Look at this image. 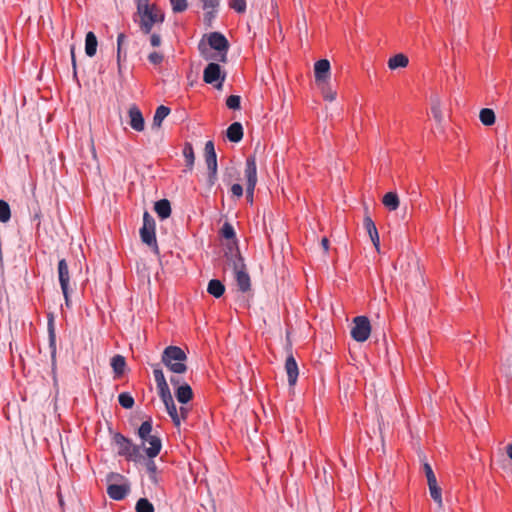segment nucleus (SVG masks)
Here are the masks:
<instances>
[{
  "label": "nucleus",
  "mask_w": 512,
  "mask_h": 512,
  "mask_svg": "<svg viewBox=\"0 0 512 512\" xmlns=\"http://www.w3.org/2000/svg\"><path fill=\"white\" fill-rule=\"evenodd\" d=\"M154 210L161 219H166L171 214V205L169 200L161 199L154 205Z\"/></svg>",
  "instance_id": "26"
},
{
  "label": "nucleus",
  "mask_w": 512,
  "mask_h": 512,
  "mask_svg": "<svg viewBox=\"0 0 512 512\" xmlns=\"http://www.w3.org/2000/svg\"><path fill=\"white\" fill-rule=\"evenodd\" d=\"M507 454H508L509 458L512 460V444H509L507 446Z\"/></svg>",
  "instance_id": "53"
},
{
  "label": "nucleus",
  "mask_w": 512,
  "mask_h": 512,
  "mask_svg": "<svg viewBox=\"0 0 512 512\" xmlns=\"http://www.w3.org/2000/svg\"><path fill=\"white\" fill-rule=\"evenodd\" d=\"M319 89L321 90L322 96L327 101H334L336 99V91L333 90L329 84V81H325L324 83H316Z\"/></svg>",
  "instance_id": "31"
},
{
  "label": "nucleus",
  "mask_w": 512,
  "mask_h": 512,
  "mask_svg": "<svg viewBox=\"0 0 512 512\" xmlns=\"http://www.w3.org/2000/svg\"><path fill=\"white\" fill-rule=\"evenodd\" d=\"M136 5H137V11L135 14H140L144 11H150V10H152V8H158L157 5L150 4L149 0H137Z\"/></svg>",
  "instance_id": "39"
},
{
  "label": "nucleus",
  "mask_w": 512,
  "mask_h": 512,
  "mask_svg": "<svg viewBox=\"0 0 512 512\" xmlns=\"http://www.w3.org/2000/svg\"><path fill=\"white\" fill-rule=\"evenodd\" d=\"M382 203L389 211H395L399 208L400 200L396 192H388L383 196Z\"/></svg>",
  "instance_id": "25"
},
{
  "label": "nucleus",
  "mask_w": 512,
  "mask_h": 512,
  "mask_svg": "<svg viewBox=\"0 0 512 512\" xmlns=\"http://www.w3.org/2000/svg\"><path fill=\"white\" fill-rule=\"evenodd\" d=\"M245 177L247 179L246 192L252 196L257 183V166L254 156H249L246 159Z\"/></svg>",
  "instance_id": "11"
},
{
  "label": "nucleus",
  "mask_w": 512,
  "mask_h": 512,
  "mask_svg": "<svg viewBox=\"0 0 512 512\" xmlns=\"http://www.w3.org/2000/svg\"><path fill=\"white\" fill-rule=\"evenodd\" d=\"M170 382H171V384H172V385H174V386H179V385H181V383H180V378H179L178 376H172V377L170 378Z\"/></svg>",
  "instance_id": "50"
},
{
  "label": "nucleus",
  "mask_w": 512,
  "mask_h": 512,
  "mask_svg": "<svg viewBox=\"0 0 512 512\" xmlns=\"http://www.w3.org/2000/svg\"><path fill=\"white\" fill-rule=\"evenodd\" d=\"M62 293L64 295L66 305L69 306L70 305L69 287H67V293H65V292H62Z\"/></svg>",
  "instance_id": "51"
},
{
  "label": "nucleus",
  "mask_w": 512,
  "mask_h": 512,
  "mask_svg": "<svg viewBox=\"0 0 512 512\" xmlns=\"http://www.w3.org/2000/svg\"><path fill=\"white\" fill-rule=\"evenodd\" d=\"M285 370L288 376V383L294 386L298 378V366L293 355H289L285 362Z\"/></svg>",
  "instance_id": "19"
},
{
  "label": "nucleus",
  "mask_w": 512,
  "mask_h": 512,
  "mask_svg": "<svg viewBox=\"0 0 512 512\" xmlns=\"http://www.w3.org/2000/svg\"><path fill=\"white\" fill-rule=\"evenodd\" d=\"M149 479L154 484H157V482H158L156 474H149Z\"/></svg>",
  "instance_id": "52"
},
{
  "label": "nucleus",
  "mask_w": 512,
  "mask_h": 512,
  "mask_svg": "<svg viewBox=\"0 0 512 512\" xmlns=\"http://www.w3.org/2000/svg\"><path fill=\"white\" fill-rule=\"evenodd\" d=\"M148 60L153 65H159L164 60V55L161 52L153 51L148 55Z\"/></svg>",
  "instance_id": "44"
},
{
  "label": "nucleus",
  "mask_w": 512,
  "mask_h": 512,
  "mask_svg": "<svg viewBox=\"0 0 512 512\" xmlns=\"http://www.w3.org/2000/svg\"><path fill=\"white\" fill-rule=\"evenodd\" d=\"M113 441L118 447V454L127 458V460L137 462L143 458L140 446L120 433H115Z\"/></svg>",
  "instance_id": "6"
},
{
  "label": "nucleus",
  "mask_w": 512,
  "mask_h": 512,
  "mask_svg": "<svg viewBox=\"0 0 512 512\" xmlns=\"http://www.w3.org/2000/svg\"><path fill=\"white\" fill-rule=\"evenodd\" d=\"M431 112H432L434 119L438 123H441L443 120V115H442L440 100L438 98L434 99L433 105L431 108Z\"/></svg>",
  "instance_id": "38"
},
{
  "label": "nucleus",
  "mask_w": 512,
  "mask_h": 512,
  "mask_svg": "<svg viewBox=\"0 0 512 512\" xmlns=\"http://www.w3.org/2000/svg\"><path fill=\"white\" fill-rule=\"evenodd\" d=\"M58 278L62 292L67 293V287H69L70 283V272L65 259H61L58 262Z\"/></svg>",
  "instance_id": "18"
},
{
  "label": "nucleus",
  "mask_w": 512,
  "mask_h": 512,
  "mask_svg": "<svg viewBox=\"0 0 512 512\" xmlns=\"http://www.w3.org/2000/svg\"><path fill=\"white\" fill-rule=\"evenodd\" d=\"M175 397L181 404L188 403L193 398V391L189 384L179 385L175 391Z\"/></svg>",
  "instance_id": "20"
},
{
  "label": "nucleus",
  "mask_w": 512,
  "mask_h": 512,
  "mask_svg": "<svg viewBox=\"0 0 512 512\" xmlns=\"http://www.w3.org/2000/svg\"><path fill=\"white\" fill-rule=\"evenodd\" d=\"M134 22L138 24L143 34H150L153 26L162 24L165 20L164 12L158 8H152L150 11H144L140 14H134Z\"/></svg>",
  "instance_id": "5"
},
{
  "label": "nucleus",
  "mask_w": 512,
  "mask_h": 512,
  "mask_svg": "<svg viewBox=\"0 0 512 512\" xmlns=\"http://www.w3.org/2000/svg\"><path fill=\"white\" fill-rule=\"evenodd\" d=\"M50 340H51V345H54V342H55V335L53 333V331L51 330L50 331Z\"/></svg>",
  "instance_id": "54"
},
{
  "label": "nucleus",
  "mask_w": 512,
  "mask_h": 512,
  "mask_svg": "<svg viewBox=\"0 0 512 512\" xmlns=\"http://www.w3.org/2000/svg\"><path fill=\"white\" fill-rule=\"evenodd\" d=\"M170 114V108L164 105H160L157 107L153 122H152V129H160L162 126L163 120Z\"/></svg>",
  "instance_id": "23"
},
{
  "label": "nucleus",
  "mask_w": 512,
  "mask_h": 512,
  "mask_svg": "<svg viewBox=\"0 0 512 512\" xmlns=\"http://www.w3.org/2000/svg\"><path fill=\"white\" fill-rule=\"evenodd\" d=\"M424 459H425V456H423V458L421 457V460L423 461V470H424V473L427 478V484H431L433 482H436L437 479L432 470L431 465L428 462L424 461Z\"/></svg>",
  "instance_id": "37"
},
{
  "label": "nucleus",
  "mask_w": 512,
  "mask_h": 512,
  "mask_svg": "<svg viewBox=\"0 0 512 512\" xmlns=\"http://www.w3.org/2000/svg\"><path fill=\"white\" fill-rule=\"evenodd\" d=\"M186 360L185 352L178 346L166 347L161 356V362L174 374H183L187 371Z\"/></svg>",
  "instance_id": "4"
},
{
  "label": "nucleus",
  "mask_w": 512,
  "mask_h": 512,
  "mask_svg": "<svg viewBox=\"0 0 512 512\" xmlns=\"http://www.w3.org/2000/svg\"><path fill=\"white\" fill-rule=\"evenodd\" d=\"M183 156L185 158L186 166L192 170L195 163V154L191 143H185L183 148Z\"/></svg>",
  "instance_id": "32"
},
{
  "label": "nucleus",
  "mask_w": 512,
  "mask_h": 512,
  "mask_svg": "<svg viewBox=\"0 0 512 512\" xmlns=\"http://www.w3.org/2000/svg\"><path fill=\"white\" fill-rule=\"evenodd\" d=\"M159 397L161 398L162 402L164 403L166 411L169 414V416L171 417L173 423L175 424V426L179 427V419L177 416L178 410L174 403L171 392L169 391L167 393L159 395Z\"/></svg>",
  "instance_id": "16"
},
{
  "label": "nucleus",
  "mask_w": 512,
  "mask_h": 512,
  "mask_svg": "<svg viewBox=\"0 0 512 512\" xmlns=\"http://www.w3.org/2000/svg\"><path fill=\"white\" fill-rule=\"evenodd\" d=\"M408 63V57L402 53H399L388 60V67L391 70H395L397 68H405L408 65Z\"/></svg>",
  "instance_id": "28"
},
{
  "label": "nucleus",
  "mask_w": 512,
  "mask_h": 512,
  "mask_svg": "<svg viewBox=\"0 0 512 512\" xmlns=\"http://www.w3.org/2000/svg\"><path fill=\"white\" fill-rule=\"evenodd\" d=\"M140 237L142 242L150 246L155 253L159 252L155 235V221L147 211L143 214V225L140 229Z\"/></svg>",
  "instance_id": "7"
},
{
  "label": "nucleus",
  "mask_w": 512,
  "mask_h": 512,
  "mask_svg": "<svg viewBox=\"0 0 512 512\" xmlns=\"http://www.w3.org/2000/svg\"><path fill=\"white\" fill-rule=\"evenodd\" d=\"M314 77L316 83H324L330 79V62L327 59L318 60L314 64Z\"/></svg>",
  "instance_id": "14"
},
{
  "label": "nucleus",
  "mask_w": 512,
  "mask_h": 512,
  "mask_svg": "<svg viewBox=\"0 0 512 512\" xmlns=\"http://www.w3.org/2000/svg\"><path fill=\"white\" fill-rule=\"evenodd\" d=\"M221 234L226 239H232L235 237V231L233 226L230 223H224L221 228Z\"/></svg>",
  "instance_id": "43"
},
{
  "label": "nucleus",
  "mask_w": 512,
  "mask_h": 512,
  "mask_svg": "<svg viewBox=\"0 0 512 512\" xmlns=\"http://www.w3.org/2000/svg\"><path fill=\"white\" fill-rule=\"evenodd\" d=\"M189 413V409L185 406H181L179 410L177 411V416L179 419V425L181 424L182 420H186Z\"/></svg>",
  "instance_id": "46"
},
{
  "label": "nucleus",
  "mask_w": 512,
  "mask_h": 512,
  "mask_svg": "<svg viewBox=\"0 0 512 512\" xmlns=\"http://www.w3.org/2000/svg\"><path fill=\"white\" fill-rule=\"evenodd\" d=\"M152 421H144L138 429V436L142 440V445L145 447L146 455L149 460L146 463V469L149 474H157V466L153 458H155L161 451L162 443L158 436L152 435Z\"/></svg>",
  "instance_id": "2"
},
{
  "label": "nucleus",
  "mask_w": 512,
  "mask_h": 512,
  "mask_svg": "<svg viewBox=\"0 0 512 512\" xmlns=\"http://www.w3.org/2000/svg\"><path fill=\"white\" fill-rule=\"evenodd\" d=\"M136 512H155L153 504L147 498H140L135 505Z\"/></svg>",
  "instance_id": "35"
},
{
  "label": "nucleus",
  "mask_w": 512,
  "mask_h": 512,
  "mask_svg": "<svg viewBox=\"0 0 512 512\" xmlns=\"http://www.w3.org/2000/svg\"><path fill=\"white\" fill-rule=\"evenodd\" d=\"M247 197H248V199H251V200H252L253 195L251 196L250 194H247Z\"/></svg>",
  "instance_id": "55"
},
{
  "label": "nucleus",
  "mask_w": 512,
  "mask_h": 512,
  "mask_svg": "<svg viewBox=\"0 0 512 512\" xmlns=\"http://www.w3.org/2000/svg\"><path fill=\"white\" fill-rule=\"evenodd\" d=\"M229 7L238 13H244L246 10L245 0H230Z\"/></svg>",
  "instance_id": "42"
},
{
  "label": "nucleus",
  "mask_w": 512,
  "mask_h": 512,
  "mask_svg": "<svg viewBox=\"0 0 512 512\" xmlns=\"http://www.w3.org/2000/svg\"><path fill=\"white\" fill-rule=\"evenodd\" d=\"M126 41V35L124 33H119L117 36V64H118V73H122V59L126 58V51L123 50V44Z\"/></svg>",
  "instance_id": "27"
},
{
  "label": "nucleus",
  "mask_w": 512,
  "mask_h": 512,
  "mask_svg": "<svg viewBox=\"0 0 512 512\" xmlns=\"http://www.w3.org/2000/svg\"><path fill=\"white\" fill-rule=\"evenodd\" d=\"M240 103H241V98L238 95H230L226 99V106L232 110H239L241 108Z\"/></svg>",
  "instance_id": "41"
},
{
  "label": "nucleus",
  "mask_w": 512,
  "mask_h": 512,
  "mask_svg": "<svg viewBox=\"0 0 512 512\" xmlns=\"http://www.w3.org/2000/svg\"><path fill=\"white\" fill-rule=\"evenodd\" d=\"M98 41L93 32H88L85 37V53L89 57H93L97 52Z\"/></svg>",
  "instance_id": "24"
},
{
  "label": "nucleus",
  "mask_w": 512,
  "mask_h": 512,
  "mask_svg": "<svg viewBox=\"0 0 512 512\" xmlns=\"http://www.w3.org/2000/svg\"><path fill=\"white\" fill-rule=\"evenodd\" d=\"M170 4L174 13L184 12L188 7L187 0H170Z\"/></svg>",
  "instance_id": "40"
},
{
  "label": "nucleus",
  "mask_w": 512,
  "mask_h": 512,
  "mask_svg": "<svg viewBox=\"0 0 512 512\" xmlns=\"http://www.w3.org/2000/svg\"><path fill=\"white\" fill-rule=\"evenodd\" d=\"M128 490L124 485L111 484L107 487V494L111 499L119 501L126 497Z\"/></svg>",
  "instance_id": "21"
},
{
  "label": "nucleus",
  "mask_w": 512,
  "mask_h": 512,
  "mask_svg": "<svg viewBox=\"0 0 512 512\" xmlns=\"http://www.w3.org/2000/svg\"><path fill=\"white\" fill-rule=\"evenodd\" d=\"M111 367L116 375V377H120L123 375L125 367H126V361L125 358L122 355H115L111 359Z\"/></svg>",
  "instance_id": "30"
},
{
  "label": "nucleus",
  "mask_w": 512,
  "mask_h": 512,
  "mask_svg": "<svg viewBox=\"0 0 512 512\" xmlns=\"http://www.w3.org/2000/svg\"><path fill=\"white\" fill-rule=\"evenodd\" d=\"M207 292L215 298H219L224 294L225 286L220 280L212 279L208 283Z\"/></svg>",
  "instance_id": "29"
},
{
  "label": "nucleus",
  "mask_w": 512,
  "mask_h": 512,
  "mask_svg": "<svg viewBox=\"0 0 512 512\" xmlns=\"http://www.w3.org/2000/svg\"><path fill=\"white\" fill-rule=\"evenodd\" d=\"M231 192L236 197H241L243 195V188L240 184H233L231 187Z\"/></svg>",
  "instance_id": "47"
},
{
  "label": "nucleus",
  "mask_w": 512,
  "mask_h": 512,
  "mask_svg": "<svg viewBox=\"0 0 512 512\" xmlns=\"http://www.w3.org/2000/svg\"><path fill=\"white\" fill-rule=\"evenodd\" d=\"M480 121L485 126H491L495 123V113L492 109L483 108L479 113Z\"/></svg>",
  "instance_id": "34"
},
{
  "label": "nucleus",
  "mask_w": 512,
  "mask_h": 512,
  "mask_svg": "<svg viewBox=\"0 0 512 512\" xmlns=\"http://www.w3.org/2000/svg\"><path fill=\"white\" fill-rule=\"evenodd\" d=\"M225 73H222L220 65L214 62L209 63L203 71V80L207 84H215L217 89L222 87L225 80Z\"/></svg>",
  "instance_id": "10"
},
{
  "label": "nucleus",
  "mask_w": 512,
  "mask_h": 512,
  "mask_svg": "<svg viewBox=\"0 0 512 512\" xmlns=\"http://www.w3.org/2000/svg\"><path fill=\"white\" fill-rule=\"evenodd\" d=\"M227 260L228 265L233 269L239 290L242 292L249 291L251 287L250 276L247 273L244 259L240 255L239 251L231 250L230 254L227 255Z\"/></svg>",
  "instance_id": "3"
},
{
  "label": "nucleus",
  "mask_w": 512,
  "mask_h": 512,
  "mask_svg": "<svg viewBox=\"0 0 512 512\" xmlns=\"http://www.w3.org/2000/svg\"><path fill=\"white\" fill-rule=\"evenodd\" d=\"M162 43L161 36L157 33H153L150 35V44L152 47H159Z\"/></svg>",
  "instance_id": "45"
},
{
  "label": "nucleus",
  "mask_w": 512,
  "mask_h": 512,
  "mask_svg": "<svg viewBox=\"0 0 512 512\" xmlns=\"http://www.w3.org/2000/svg\"><path fill=\"white\" fill-rule=\"evenodd\" d=\"M70 53H71V61H72L74 76H76V57H75V46L74 45H71Z\"/></svg>",
  "instance_id": "48"
},
{
  "label": "nucleus",
  "mask_w": 512,
  "mask_h": 512,
  "mask_svg": "<svg viewBox=\"0 0 512 512\" xmlns=\"http://www.w3.org/2000/svg\"><path fill=\"white\" fill-rule=\"evenodd\" d=\"M226 135H227V138L229 139V141L234 142V143L240 142L243 138V127H242L241 123H239V122L232 123L227 128Z\"/></svg>",
  "instance_id": "22"
},
{
  "label": "nucleus",
  "mask_w": 512,
  "mask_h": 512,
  "mask_svg": "<svg viewBox=\"0 0 512 512\" xmlns=\"http://www.w3.org/2000/svg\"><path fill=\"white\" fill-rule=\"evenodd\" d=\"M119 404L126 409H130L134 405V398L127 392H123L118 396Z\"/></svg>",
  "instance_id": "36"
},
{
  "label": "nucleus",
  "mask_w": 512,
  "mask_h": 512,
  "mask_svg": "<svg viewBox=\"0 0 512 512\" xmlns=\"http://www.w3.org/2000/svg\"><path fill=\"white\" fill-rule=\"evenodd\" d=\"M204 156L208 168L207 184L209 187H212L217 181V155L213 141L206 142Z\"/></svg>",
  "instance_id": "8"
},
{
  "label": "nucleus",
  "mask_w": 512,
  "mask_h": 512,
  "mask_svg": "<svg viewBox=\"0 0 512 512\" xmlns=\"http://www.w3.org/2000/svg\"><path fill=\"white\" fill-rule=\"evenodd\" d=\"M229 42L220 32H211L207 35V43L200 41L198 50L200 55L206 60H217L227 62V53Z\"/></svg>",
  "instance_id": "1"
},
{
  "label": "nucleus",
  "mask_w": 512,
  "mask_h": 512,
  "mask_svg": "<svg viewBox=\"0 0 512 512\" xmlns=\"http://www.w3.org/2000/svg\"><path fill=\"white\" fill-rule=\"evenodd\" d=\"M371 333V324L366 316H357L353 319L351 337L357 342L366 341Z\"/></svg>",
  "instance_id": "9"
},
{
  "label": "nucleus",
  "mask_w": 512,
  "mask_h": 512,
  "mask_svg": "<svg viewBox=\"0 0 512 512\" xmlns=\"http://www.w3.org/2000/svg\"><path fill=\"white\" fill-rule=\"evenodd\" d=\"M128 116L130 127L137 132H142L145 128V120L140 109L136 105L130 106Z\"/></svg>",
  "instance_id": "13"
},
{
  "label": "nucleus",
  "mask_w": 512,
  "mask_h": 512,
  "mask_svg": "<svg viewBox=\"0 0 512 512\" xmlns=\"http://www.w3.org/2000/svg\"><path fill=\"white\" fill-rule=\"evenodd\" d=\"M153 375L157 386L158 395H162L170 391L163 370L159 364H153Z\"/></svg>",
  "instance_id": "15"
},
{
  "label": "nucleus",
  "mask_w": 512,
  "mask_h": 512,
  "mask_svg": "<svg viewBox=\"0 0 512 512\" xmlns=\"http://www.w3.org/2000/svg\"><path fill=\"white\" fill-rule=\"evenodd\" d=\"M429 487V493L431 498L437 503L439 508L443 507V501H442V490L439 487L437 481L433 482L431 484H428Z\"/></svg>",
  "instance_id": "33"
},
{
  "label": "nucleus",
  "mask_w": 512,
  "mask_h": 512,
  "mask_svg": "<svg viewBox=\"0 0 512 512\" xmlns=\"http://www.w3.org/2000/svg\"><path fill=\"white\" fill-rule=\"evenodd\" d=\"M364 227L375 247V249L379 252L380 251V239H379V233L377 230V227L374 223V221L371 219L369 215H366L364 217Z\"/></svg>",
  "instance_id": "17"
},
{
  "label": "nucleus",
  "mask_w": 512,
  "mask_h": 512,
  "mask_svg": "<svg viewBox=\"0 0 512 512\" xmlns=\"http://www.w3.org/2000/svg\"><path fill=\"white\" fill-rule=\"evenodd\" d=\"M202 9L205 11L203 21L206 26L212 27V23L217 16L220 0H199Z\"/></svg>",
  "instance_id": "12"
},
{
  "label": "nucleus",
  "mask_w": 512,
  "mask_h": 512,
  "mask_svg": "<svg viewBox=\"0 0 512 512\" xmlns=\"http://www.w3.org/2000/svg\"><path fill=\"white\" fill-rule=\"evenodd\" d=\"M321 246H322L324 252H327L329 250V240L326 237L322 238Z\"/></svg>",
  "instance_id": "49"
}]
</instances>
